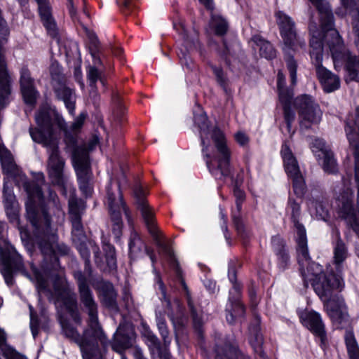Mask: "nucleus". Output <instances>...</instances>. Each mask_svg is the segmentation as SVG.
I'll list each match as a JSON object with an SVG mask.
<instances>
[{
  "instance_id": "obj_1",
  "label": "nucleus",
  "mask_w": 359,
  "mask_h": 359,
  "mask_svg": "<svg viewBox=\"0 0 359 359\" xmlns=\"http://www.w3.org/2000/svg\"><path fill=\"white\" fill-rule=\"evenodd\" d=\"M23 187L27 194L25 203L27 218L34 227L31 242L33 246H37L43 255L41 271L36 268L32 270L38 292L51 301L53 294L48 279H53L54 290L65 309L72 320L80 324L81 318L76 294L66 285L64 270L58 257V255H68L69 248L65 243H58L57 230L51 226L52 222L62 224L64 222L65 213L62 205L57 194L51 189L48 190L46 200L41 187L34 181L27 180Z\"/></svg>"
},
{
  "instance_id": "obj_2",
  "label": "nucleus",
  "mask_w": 359,
  "mask_h": 359,
  "mask_svg": "<svg viewBox=\"0 0 359 359\" xmlns=\"http://www.w3.org/2000/svg\"><path fill=\"white\" fill-rule=\"evenodd\" d=\"M288 205L291 209V218L297 235V259L305 285L308 281L311 283L316 294L325 302L330 317L333 321L340 323L346 316V309L344 299L334 292L343 287L342 278L339 274L333 273L324 275L321 266L311 261L306 229L299 221L300 205L293 199L289 200Z\"/></svg>"
},
{
  "instance_id": "obj_3",
  "label": "nucleus",
  "mask_w": 359,
  "mask_h": 359,
  "mask_svg": "<svg viewBox=\"0 0 359 359\" xmlns=\"http://www.w3.org/2000/svg\"><path fill=\"white\" fill-rule=\"evenodd\" d=\"M76 278L79 282V294L81 303L83 305L88 317V328L81 336L78 330L69 322L60 320L62 332L65 337L78 344L83 359H102L98 342L106 345V335L98 321V306L93 291L87 285L86 280L81 273H77Z\"/></svg>"
},
{
  "instance_id": "obj_4",
  "label": "nucleus",
  "mask_w": 359,
  "mask_h": 359,
  "mask_svg": "<svg viewBox=\"0 0 359 359\" xmlns=\"http://www.w3.org/2000/svg\"><path fill=\"white\" fill-rule=\"evenodd\" d=\"M37 127H30L29 132L32 140L45 147L48 153L47 171L53 185L64 187L65 160L61 157L56 140L53 137L55 129L63 130L66 123L61 115L48 107H41L35 114Z\"/></svg>"
},
{
  "instance_id": "obj_5",
  "label": "nucleus",
  "mask_w": 359,
  "mask_h": 359,
  "mask_svg": "<svg viewBox=\"0 0 359 359\" xmlns=\"http://www.w3.org/2000/svg\"><path fill=\"white\" fill-rule=\"evenodd\" d=\"M277 23L280 28V36L283 42V51L285 53V60L290 72L291 82L295 85L297 82V62L290 51H298L305 48L306 43L304 39L297 36L295 23L292 19L282 11L276 13Z\"/></svg>"
},
{
  "instance_id": "obj_6",
  "label": "nucleus",
  "mask_w": 359,
  "mask_h": 359,
  "mask_svg": "<svg viewBox=\"0 0 359 359\" xmlns=\"http://www.w3.org/2000/svg\"><path fill=\"white\" fill-rule=\"evenodd\" d=\"M310 34V55L316 66V74L324 90L331 93L337 90L340 86L339 77L322 65L323 41L322 32L319 31L317 24L311 19L309 25Z\"/></svg>"
},
{
  "instance_id": "obj_7",
  "label": "nucleus",
  "mask_w": 359,
  "mask_h": 359,
  "mask_svg": "<svg viewBox=\"0 0 359 359\" xmlns=\"http://www.w3.org/2000/svg\"><path fill=\"white\" fill-rule=\"evenodd\" d=\"M333 24L327 27L323 32L325 42L329 46L331 52L334 66L336 69H339L345 62V69L347 73L346 81L359 79V60L350 55L344 46L343 41L337 32L333 29ZM359 50V41L355 43Z\"/></svg>"
},
{
  "instance_id": "obj_8",
  "label": "nucleus",
  "mask_w": 359,
  "mask_h": 359,
  "mask_svg": "<svg viewBox=\"0 0 359 359\" xmlns=\"http://www.w3.org/2000/svg\"><path fill=\"white\" fill-rule=\"evenodd\" d=\"M107 198L111 219L114 223L112 231L116 238H119L122 228L121 212H124L130 225H133V218L130 210L123 201L118 183L110 182L109 184L107 187Z\"/></svg>"
},
{
  "instance_id": "obj_9",
  "label": "nucleus",
  "mask_w": 359,
  "mask_h": 359,
  "mask_svg": "<svg viewBox=\"0 0 359 359\" xmlns=\"http://www.w3.org/2000/svg\"><path fill=\"white\" fill-rule=\"evenodd\" d=\"M211 136L217 151V156L210 161L207 160L206 164L212 175L222 179L230 174V152L226 144L225 137L219 129H213Z\"/></svg>"
},
{
  "instance_id": "obj_10",
  "label": "nucleus",
  "mask_w": 359,
  "mask_h": 359,
  "mask_svg": "<svg viewBox=\"0 0 359 359\" xmlns=\"http://www.w3.org/2000/svg\"><path fill=\"white\" fill-rule=\"evenodd\" d=\"M79 190L82 194L88 198L92 196L93 186V173L90 158L88 153L81 149H77L74 154V165Z\"/></svg>"
},
{
  "instance_id": "obj_11",
  "label": "nucleus",
  "mask_w": 359,
  "mask_h": 359,
  "mask_svg": "<svg viewBox=\"0 0 359 359\" xmlns=\"http://www.w3.org/2000/svg\"><path fill=\"white\" fill-rule=\"evenodd\" d=\"M1 273L8 285L13 284V271H20L24 267L22 256L15 248L5 240L0 241Z\"/></svg>"
},
{
  "instance_id": "obj_12",
  "label": "nucleus",
  "mask_w": 359,
  "mask_h": 359,
  "mask_svg": "<svg viewBox=\"0 0 359 359\" xmlns=\"http://www.w3.org/2000/svg\"><path fill=\"white\" fill-rule=\"evenodd\" d=\"M301 128L309 129L318 124L323 116L319 104L310 95H303L295 100Z\"/></svg>"
},
{
  "instance_id": "obj_13",
  "label": "nucleus",
  "mask_w": 359,
  "mask_h": 359,
  "mask_svg": "<svg viewBox=\"0 0 359 359\" xmlns=\"http://www.w3.org/2000/svg\"><path fill=\"white\" fill-rule=\"evenodd\" d=\"M281 154L285 171L292 179L294 191L297 196L302 197L305 193L306 186L298 163L287 144L283 146Z\"/></svg>"
},
{
  "instance_id": "obj_14",
  "label": "nucleus",
  "mask_w": 359,
  "mask_h": 359,
  "mask_svg": "<svg viewBox=\"0 0 359 359\" xmlns=\"http://www.w3.org/2000/svg\"><path fill=\"white\" fill-rule=\"evenodd\" d=\"M86 207V203L76 198L69 201V216L72 224V234L74 240H86V236L81 221V215Z\"/></svg>"
},
{
  "instance_id": "obj_15",
  "label": "nucleus",
  "mask_w": 359,
  "mask_h": 359,
  "mask_svg": "<svg viewBox=\"0 0 359 359\" xmlns=\"http://www.w3.org/2000/svg\"><path fill=\"white\" fill-rule=\"evenodd\" d=\"M20 86L25 104L34 106L39 93L34 86V79L27 65H23L20 70Z\"/></svg>"
},
{
  "instance_id": "obj_16",
  "label": "nucleus",
  "mask_w": 359,
  "mask_h": 359,
  "mask_svg": "<svg viewBox=\"0 0 359 359\" xmlns=\"http://www.w3.org/2000/svg\"><path fill=\"white\" fill-rule=\"evenodd\" d=\"M147 191L143 187L136 183V209L140 211L142 217L149 232L153 236H156V229L154 224V215L145 199Z\"/></svg>"
},
{
  "instance_id": "obj_17",
  "label": "nucleus",
  "mask_w": 359,
  "mask_h": 359,
  "mask_svg": "<svg viewBox=\"0 0 359 359\" xmlns=\"http://www.w3.org/2000/svg\"><path fill=\"white\" fill-rule=\"evenodd\" d=\"M134 337L135 331L133 326L121 324L114 334L113 341H108L106 338V345L102 346L106 347L108 344H110L114 351L121 353L132 346Z\"/></svg>"
},
{
  "instance_id": "obj_18",
  "label": "nucleus",
  "mask_w": 359,
  "mask_h": 359,
  "mask_svg": "<svg viewBox=\"0 0 359 359\" xmlns=\"http://www.w3.org/2000/svg\"><path fill=\"white\" fill-rule=\"evenodd\" d=\"M41 20L48 34L53 38L57 36V27L53 18L48 0H37Z\"/></svg>"
},
{
  "instance_id": "obj_19",
  "label": "nucleus",
  "mask_w": 359,
  "mask_h": 359,
  "mask_svg": "<svg viewBox=\"0 0 359 359\" xmlns=\"http://www.w3.org/2000/svg\"><path fill=\"white\" fill-rule=\"evenodd\" d=\"M302 324L322 340L325 337V327L319 313L312 311H304L299 314Z\"/></svg>"
},
{
  "instance_id": "obj_20",
  "label": "nucleus",
  "mask_w": 359,
  "mask_h": 359,
  "mask_svg": "<svg viewBox=\"0 0 359 359\" xmlns=\"http://www.w3.org/2000/svg\"><path fill=\"white\" fill-rule=\"evenodd\" d=\"M54 92L59 100L64 102L69 114H75L76 97L74 90L63 83H58L54 88Z\"/></svg>"
},
{
  "instance_id": "obj_21",
  "label": "nucleus",
  "mask_w": 359,
  "mask_h": 359,
  "mask_svg": "<svg viewBox=\"0 0 359 359\" xmlns=\"http://www.w3.org/2000/svg\"><path fill=\"white\" fill-rule=\"evenodd\" d=\"M346 13L351 18L353 32L355 34V43L359 41V4L358 0H341Z\"/></svg>"
},
{
  "instance_id": "obj_22",
  "label": "nucleus",
  "mask_w": 359,
  "mask_h": 359,
  "mask_svg": "<svg viewBox=\"0 0 359 359\" xmlns=\"http://www.w3.org/2000/svg\"><path fill=\"white\" fill-rule=\"evenodd\" d=\"M100 292L102 297L103 304L111 310L118 309L116 302V292L114 286L109 282H101L100 286Z\"/></svg>"
},
{
  "instance_id": "obj_23",
  "label": "nucleus",
  "mask_w": 359,
  "mask_h": 359,
  "mask_svg": "<svg viewBox=\"0 0 359 359\" xmlns=\"http://www.w3.org/2000/svg\"><path fill=\"white\" fill-rule=\"evenodd\" d=\"M318 10L320 14L322 22L321 29L323 32L327 27L333 24V15L331 12L328 4L324 0H309Z\"/></svg>"
},
{
  "instance_id": "obj_24",
  "label": "nucleus",
  "mask_w": 359,
  "mask_h": 359,
  "mask_svg": "<svg viewBox=\"0 0 359 359\" xmlns=\"http://www.w3.org/2000/svg\"><path fill=\"white\" fill-rule=\"evenodd\" d=\"M253 48L259 52L260 56L266 59H271L275 57L276 52L272 45L259 36H255L252 39Z\"/></svg>"
},
{
  "instance_id": "obj_25",
  "label": "nucleus",
  "mask_w": 359,
  "mask_h": 359,
  "mask_svg": "<svg viewBox=\"0 0 359 359\" xmlns=\"http://www.w3.org/2000/svg\"><path fill=\"white\" fill-rule=\"evenodd\" d=\"M215 359H248L241 354L232 344H227L224 348L217 346Z\"/></svg>"
},
{
  "instance_id": "obj_26",
  "label": "nucleus",
  "mask_w": 359,
  "mask_h": 359,
  "mask_svg": "<svg viewBox=\"0 0 359 359\" xmlns=\"http://www.w3.org/2000/svg\"><path fill=\"white\" fill-rule=\"evenodd\" d=\"M182 285L183 287V289L186 292L187 295V304L189 306V308L191 311V317L193 319V323L194 327L198 330L199 332L201 331V328L203 325V318L202 314L200 310H198L194 305V302L191 299L189 291L188 290V287L186 285L185 282L182 280Z\"/></svg>"
},
{
  "instance_id": "obj_27",
  "label": "nucleus",
  "mask_w": 359,
  "mask_h": 359,
  "mask_svg": "<svg viewBox=\"0 0 359 359\" xmlns=\"http://www.w3.org/2000/svg\"><path fill=\"white\" fill-rule=\"evenodd\" d=\"M210 27L215 30L218 36L224 35L228 30V23L226 20L219 15L212 14L210 22Z\"/></svg>"
},
{
  "instance_id": "obj_28",
  "label": "nucleus",
  "mask_w": 359,
  "mask_h": 359,
  "mask_svg": "<svg viewBox=\"0 0 359 359\" xmlns=\"http://www.w3.org/2000/svg\"><path fill=\"white\" fill-rule=\"evenodd\" d=\"M345 342L349 359H359V346L352 332H346Z\"/></svg>"
},
{
  "instance_id": "obj_29",
  "label": "nucleus",
  "mask_w": 359,
  "mask_h": 359,
  "mask_svg": "<svg viewBox=\"0 0 359 359\" xmlns=\"http://www.w3.org/2000/svg\"><path fill=\"white\" fill-rule=\"evenodd\" d=\"M347 257V250L344 243L339 239L334 250V260L338 272H340L339 266Z\"/></svg>"
},
{
  "instance_id": "obj_30",
  "label": "nucleus",
  "mask_w": 359,
  "mask_h": 359,
  "mask_svg": "<svg viewBox=\"0 0 359 359\" xmlns=\"http://www.w3.org/2000/svg\"><path fill=\"white\" fill-rule=\"evenodd\" d=\"M285 79L283 74L279 71L278 73V88L280 102H288L293 97L292 90L285 88Z\"/></svg>"
},
{
  "instance_id": "obj_31",
  "label": "nucleus",
  "mask_w": 359,
  "mask_h": 359,
  "mask_svg": "<svg viewBox=\"0 0 359 359\" xmlns=\"http://www.w3.org/2000/svg\"><path fill=\"white\" fill-rule=\"evenodd\" d=\"M231 308L228 309L226 320L230 323H233L237 318H241L245 314V309L240 302H236L231 304Z\"/></svg>"
},
{
  "instance_id": "obj_32",
  "label": "nucleus",
  "mask_w": 359,
  "mask_h": 359,
  "mask_svg": "<svg viewBox=\"0 0 359 359\" xmlns=\"http://www.w3.org/2000/svg\"><path fill=\"white\" fill-rule=\"evenodd\" d=\"M320 158H323V168L329 173H334L337 170V163L331 151H325Z\"/></svg>"
},
{
  "instance_id": "obj_33",
  "label": "nucleus",
  "mask_w": 359,
  "mask_h": 359,
  "mask_svg": "<svg viewBox=\"0 0 359 359\" xmlns=\"http://www.w3.org/2000/svg\"><path fill=\"white\" fill-rule=\"evenodd\" d=\"M194 122L198 126V127L201 130V133L205 131L208 126V118L205 113L202 111V109H199V111L198 112H196L194 114ZM201 144L203 146V151L204 152L205 150V141L203 137V133H201Z\"/></svg>"
},
{
  "instance_id": "obj_34",
  "label": "nucleus",
  "mask_w": 359,
  "mask_h": 359,
  "mask_svg": "<svg viewBox=\"0 0 359 359\" xmlns=\"http://www.w3.org/2000/svg\"><path fill=\"white\" fill-rule=\"evenodd\" d=\"M250 344L256 353L262 351L263 337L258 327L250 328Z\"/></svg>"
},
{
  "instance_id": "obj_35",
  "label": "nucleus",
  "mask_w": 359,
  "mask_h": 359,
  "mask_svg": "<svg viewBox=\"0 0 359 359\" xmlns=\"http://www.w3.org/2000/svg\"><path fill=\"white\" fill-rule=\"evenodd\" d=\"M5 211L9 222L20 231L22 238L24 240L23 232L20 226L19 211L17 207L6 208Z\"/></svg>"
},
{
  "instance_id": "obj_36",
  "label": "nucleus",
  "mask_w": 359,
  "mask_h": 359,
  "mask_svg": "<svg viewBox=\"0 0 359 359\" xmlns=\"http://www.w3.org/2000/svg\"><path fill=\"white\" fill-rule=\"evenodd\" d=\"M156 323L158 330L163 337L164 344L165 346H168L170 343L169 331L165 323V320L161 313L156 314Z\"/></svg>"
},
{
  "instance_id": "obj_37",
  "label": "nucleus",
  "mask_w": 359,
  "mask_h": 359,
  "mask_svg": "<svg viewBox=\"0 0 359 359\" xmlns=\"http://www.w3.org/2000/svg\"><path fill=\"white\" fill-rule=\"evenodd\" d=\"M65 142L68 148L72 150V165H74V154L77 149H83L87 152L83 147L77 145V135L76 134H72L69 132H66L65 135Z\"/></svg>"
},
{
  "instance_id": "obj_38",
  "label": "nucleus",
  "mask_w": 359,
  "mask_h": 359,
  "mask_svg": "<svg viewBox=\"0 0 359 359\" xmlns=\"http://www.w3.org/2000/svg\"><path fill=\"white\" fill-rule=\"evenodd\" d=\"M291 100L290 99L288 102H280L283 104L285 120L289 133L291 132L292 123L295 118V114L290 108Z\"/></svg>"
},
{
  "instance_id": "obj_39",
  "label": "nucleus",
  "mask_w": 359,
  "mask_h": 359,
  "mask_svg": "<svg viewBox=\"0 0 359 359\" xmlns=\"http://www.w3.org/2000/svg\"><path fill=\"white\" fill-rule=\"evenodd\" d=\"M3 198L4 208L16 206L17 201L13 191L8 189L5 184L3 188Z\"/></svg>"
},
{
  "instance_id": "obj_40",
  "label": "nucleus",
  "mask_w": 359,
  "mask_h": 359,
  "mask_svg": "<svg viewBox=\"0 0 359 359\" xmlns=\"http://www.w3.org/2000/svg\"><path fill=\"white\" fill-rule=\"evenodd\" d=\"M79 272L81 273V274L84 276V278L86 280V283H87V285L90 288L89 283L90 282V279L92 278V276H93V270H92V267L90 265V259L84 260V271H76L74 273V278H75L78 286H79V282L75 276L77 273H79Z\"/></svg>"
},
{
  "instance_id": "obj_41",
  "label": "nucleus",
  "mask_w": 359,
  "mask_h": 359,
  "mask_svg": "<svg viewBox=\"0 0 359 359\" xmlns=\"http://www.w3.org/2000/svg\"><path fill=\"white\" fill-rule=\"evenodd\" d=\"M311 149L318 158H320L321 155L323 154L325 151H330L325 145V142L320 139H316L312 142Z\"/></svg>"
},
{
  "instance_id": "obj_42",
  "label": "nucleus",
  "mask_w": 359,
  "mask_h": 359,
  "mask_svg": "<svg viewBox=\"0 0 359 359\" xmlns=\"http://www.w3.org/2000/svg\"><path fill=\"white\" fill-rule=\"evenodd\" d=\"M87 116L88 114L86 111H82L80 113L72 123L71 126V130L75 133L79 132L82 128Z\"/></svg>"
},
{
  "instance_id": "obj_43",
  "label": "nucleus",
  "mask_w": 359,
  "mask_h": 359,
  "mask_svg": "<svg viewBox=\"0 0 359 359\" xmlns=\"http://www.w3.org/2000/svg\"><path fill=\"white\" fill-rule=\"evenodd\" d=\"M87 78L90 86L93 87L100 79V72L95 67L89 66L87 70Z\"/></svg>"
},
{
  "instance_id": "obj_44",
  "label": "nucleus",
  "mask_w": 359,
  "mask_h": 359,
  "mask_svg": "<svg viewBox=\"0 0 359 359\" xmlns=\"http://www.w3.org/2000/svg\"><path fill=\"white\" fill-rule=\"evenodd\" d=\"M179 27L182 29L181 34L182 35V37L184 40L186 46L189 49H192L193 48L196 47L198 43L197 37L194 36L191 39H189L184 25L182 23H180Z\"/></svg>"
},
{
  "instance_id": "obj_45",
  "label": "nucleus",
  "mask_w": 359,
  "mask_h": 359,
  "mask_svg": "<svg viewBox=\"0 0 359 359\" xmlns=\"http://www.w3.org/2000/svg\"><path fill=\"white\" fill-rule=\"evenodd\" d=\"M156 283L158 286V289L161 290V299L163 300V302L165 303V306L168 309H170L171 306V303L170 299L166 294L165 285L158 273H156Z\"/></svg>"
},
{
  "instance_id": "obj_46",
  "label": "nucleus",
  "mask_w": 359,
  "mask_h": 359,
  "mask_svg": "<svg viewBox=\"0 0 359 359\" xmlns=\"http://www.w3.org/2000/svg\"><path fill=\"white\" fill-rule=\"evenodd\" d=\"M233 194L236 198V208L238 211L241 210V204L245 199V192L240 189L238 187V182H236L234 189H233Z\"/></svg>"
},
{
  "instance_id": "obj_47",
  "label": "nucleus",
  "mask_w": 359,
  "mask_h": 359,
  "mask_svg": "<svg viewBox=\"0 0 359 359\" xmlns=\"http://www.w3.org/2000/svg\"><path fill=\"white\" fill-rule=\"evenodd\" d=\"M122 13L127 15L132 13L133 8V0H116Z\"/></svg>"
},
{
  "instance_id": "obj_48",
  "label": "nucleus",
  "mask_w": 359,
  "mask_h": 359,
  "mask_svg": "<svg viewBox=\"0 0 359 359\" xmlns=\"http://www.w3.org/2000/svg\"><path fill=\"white\" fill-rule=\"evenodd\" d=\"M79 243L76 244V249L83 260L89 259L90 257V250L85 243L86 240H78Z\"/></svg>"
},
{
  "instance_id": "obj_49",
  "label": "nucleus",
  "mask_w": 359,
  "mask_h": 359,
  "mask_svg": "<svg viewBox=\"0 0 359 359\" xmlns=\"http://www.w3.org/2000/svg\"><path fill=\"white\" fill-rule=\"evenodd\" d=\"M110 253H111V252ZM105 257L107 265L109 267V271L116 270L117 267L116 254L107 255Z\"/></svg>"
},
{
  "instance_id": "obj_50",
  "label": "nucleus",
  "mask_w": 359,
  "mask_h": 359,
  "mask_svg": "<svg viewBox=\"0 0 359 359\" xmlns=\"http://www.w3.org/2000/svg\"><path fill=\"white\" fill-rule=\"evenodd\" d=\"M212 71L217 78V81L221 85H224L226 79H225V76H224L222 69H220L219 67H212Z\"/></svg>"
},
{
  "instance_id": "obj_51",
  "label": "nucleus",
  "mask_w": 359,
  "mask_h": 359,
  "mask_svg": "<svg viewBox=\"0 0 359 359\" xmlns=\"http://www.w3.org/2000/svg\"><path fill=\"white\" fill-rule=\"evenodd\" d=\"M99 144V138L97 136H93L88 142L86 150L87 153L90 151H93ZM89 156V154H88Z\"/></svg>"
},
{
  "instance_id": "obj_52",
  "label": "nucleus",
  "mask_w": 359,
  "mask_h": 359,
  "mask_svg": "<svg viewBox=\"0 0 359 359\" xmlns=\"http://www.w3.org/2000/svg\"><path fill=\"white\" fill-rule=\"evenodd\" d=\"M235 138L236 141L241 145H245L248 142V138L245 135V133L241 132H238L235 135Z\"/></svg>"
},
{
  "instance_id": "obj_53",
  "label": "nucleus",
  "mask_w": 359,
  "mask_h": 359,
  "mask_svg": "<svg viewBox=\"0 0 359 359\" xmlns=\"http://www.w3.org/2000/svg\"><path fill=\"white\" fill-rule=\"evenodd\" d=\"M181 54H182V55H179L181 62L183 65H186L187 67V68L191 69V67L190 65H191V60L189 59L187 54L186 53L183 52L182 50H181Z\"/></svg>"
},
{
  "instance_id": "obj_54",
  "label": "nucleus",
  "mask_w": 359,
  "mask_h": 359,
  "mask_svg": "<svg viewBox=\"0 0 359 359\" xmlns=\"http://www.w3.org/2000/svg\"><path fill=\"white\" fill-rule=\"evenodd\" d=\"M102 248H103V250L105 252V256H107V255H110L111 252V254H115L114 247L113 245H111V244H109V243H106L105 241H103Z\"/></svg>"
},
{
  "instance_id": "obj_55",
  "label": "nucleus",
  "mask_w": 359,
  "mask_h": 359,
  "mask_svg": "<svg viewBox=\"0 0 359 359\" xmlns=\"http://www.w3.org/2000/svg\"><path fill=\"white\" fill-rule=\"evenodd\" d=\"M18 2L19 3L22 10L23 12H25L27 15V17L29 18V15H31V13L28 12L27 11V6L29 0H18Z\"/></svg>"
},
{
  "instance_id": "obj_56",
  "label": "nucleus",
  "mask_w": 359,
  "mask_h": 359,
  "mask_svg": "<svg viewBox=\"0 0 359 359\" xmlns=\"http://www.w3.org/2000/svg\"><path fill=\"white\" fill-rule=\"evenodd\" d=\"M223 48L222 50H219V53L222 57H226L231 54V50L225 41H223Z\"/></svg>"
},
{
  "instance_id": "obj_57",
  "label": "nucleus",
  "mask_w": 359,
  "mask_h": 359,
  "mask_svg": "<svg viewBox=\"0 0 359 359\" xmlns=\"http://www.w3.org/2000/svg\"><path fill=\"white\" fill-rule=\"evenodd\" d=\"M201 4H203L207 9L212 11L214 8L213 0H199Z\"/></svg>"
},
{
  "instance_id": "obj_58",
  "label": "nucleus",
  "mask_w": 359,
  "mask_h": 359,
  "mask_svg": "<svg viewBox=\"0 0 359 359\" xmlns=\"http://www.w3.org/2000/svg\"><path fill=\"white\" fill-rule=\"evenodd\" d=\"M68 8L71 16H74L76 13V9L74 7L73 0H68Z\"/></svg>"
},
{
  "instance_id": "obj_59",
  "label": "nucleus",
  "mask_w": 359,
  "mask_h": 359,
  "mask_svg": "<svg viewBox=\"0 0 359 359\" xmlns=\"http://www.w3.org/2000/svg\"><path fill=\"white\" fill-rule=\"evenodd\" d=\"M205 285L210 292H214L216 289V283L210 280H205Z\"/></svg>"
},
{
  "instance_id": "obj_60",
  "label": "nucleus",
  "mask_w": 359,
  "mask_h": 359,
  "mask_svg": "<svg viewBox=\"0 0 359 359\" xmlns=\"http://www.w3.org/2000/svg\"><path fill=\"white\" fill-rule=\"evenodd\" d=\"M30 329H31V332H32V334L34 338H36V337L37 336V334L39 333L38 325H36V324L34 325V323H31Z\"/></svg>"
},
{
  "instance_id": "obj_61",
  "label": "nucleus",
  "mask_w": 359,
  "mask_h": 359,
  "mask_svg": "<svg viewBox=\"0 0 359 359\" xmlns=\"http://www.w3.org/2000/svg\"><path fill=\"white\" fill-rule=\"evenodd\" d=\"M159 358L160 359H170V354L166 349L160 351Z\"/></svg>"
},
{
  "instance_id": "obj_62",
  "label": "nucleus",
  "mask_w": 359,
  "mask_h": 359,
  "mask_svg": "<svg viewBox=\"0 0 359 359\" xmlns=\"http://www.w3.org/2000/svg\"><path fill=\"white\" fill-rule=\"evenodd\" d=\"M6 341V333L3 329L0 328V347L5 344Z\"/></svg>"
},
{
  "instance_id": "obj_63",
  "label": "nucleus",
  "mask_w": 359,
  "mask_h": 359,
  "mask_svg": "<svg viewBox=\"0 0 359 359\" xmlns=\"http://www.w3.org/2000/svg\"><path fill=\"white\" fill-rule=\"evenodd\" d=\"M278 256H279V259L283 263H286L289 259L288 255L285 251L280 252L279 253Z\"/></svg>"
},
{
  "instance_id": "obj_64",
  "label": "nucleus",
  "mask_w": 359,
  "mask_h": 359,
  "mask_svg": "<svg viewBox=\"0 0 359 359\" xmlns=\"http://www.w3.org/2000/svg\"><path fill=\"white\" fill-rule=\"evenodd\" d=\"M234 224L238 229H240L242 228V224L240 222V219L237 217L233 218Z\"/></svg>"
}]
</instances>
